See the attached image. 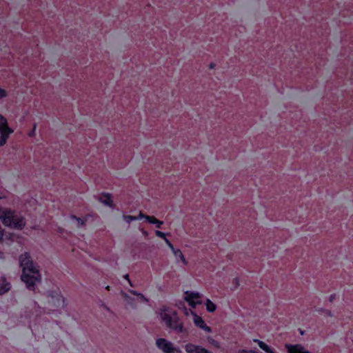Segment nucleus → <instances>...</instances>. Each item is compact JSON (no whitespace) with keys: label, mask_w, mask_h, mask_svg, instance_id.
Segmentation results:
<instances>
[{"label":"nucleus","mask_w":353,"mask_h":353,"mask_svg":"<svg viewBox=\"0 0 353 353\" xmlns=\"http://www.w3.org/2000/svg\"><path fill=\"white\" fill-rule=\"evenodd\" d=\"M0 221L6 227L22 230L26 225L25 216L8 208L0 207Z\"/></svg>","instance_id":"f257e3e1"},{"label":"nucleus","mask_w":353,"mask_h":353,"mask_svg":"<svg viewBox=\"0 0 353 353\" xmlns=\"http://www.w3.org/2000/svg\"><path fill=\"white\" fill-rule=\"evenodd\" d=\"M159 315L167 327L178 332L183 330V325L179 321L175 310L168 307H163L159 311Z\"/></svg>","instance_id":"f03ea898"},{"label":"nucleus","mask_w":353,"mask_h":353,"mask_svg":"<svg viewBox=\"0 0 353 353\" xmlns=\"http://www.w3.org/2000/svg\"><path fill=\"white\" fill-rule=\"evenodd\" d=\"M21 279L28 289L34 290L35 285L41 281V276L37 267L30 269L29 271L22 272Z\"/></svg>","instance_id":"7ed1b4c3"},{"label":"nucleus","mask_w":353,"mask_h":353,"mask_svg":"<svg viewBox=\"0 0 353 353\" xmlns=\"http://www.w3.org/2000/svg\"><path fill=\"white\" fill-rule=\"evenodd\" d=\"M122 296L126 305L132 307H138L148 303V299L143 294L133 290L130 291L129 294L122 293Z\"/></svg>","instance_id":"20e7f679"},{"label":"nucleus","mask_w":353,"mask_h":353,"mask_svg":"<svg viewBox=\"0 0 353 353\" xmlns=\"http://www.w3.org/2000/svg\"><path fill=\"white\" fill-rule=\"evenodd\" d=\"M14 130L9 126L7 119L0 114V147L5 145Z\"/></svg>","instance_id":"39448f33"},{"label":"nucleus","mask_w":353,"mask_h":353,"mask_svg":"<svg viewBox=\"0 0 353 353\" xmlns=\"http://www.w3.org/2000/svg\"><path fill=\"white\" fill-rule=\"evenodd\" d=\"M202 296L203 294L200 292L186 290L183 293V298L192 308L194 309L202 303Z\"/></svg>","instance_id":"423d86ee"},{"label":"nucleus","mask_w":353,"mask_h":353,"mask_svg":"<svg viewBox=\"0 0 353 353\" xmlns=\"http://www.w3.org/2000/svg\"><path fill=\"white\" fill-rule=\"evenodd\" d=\"M19 263L22 272H27L30 269L37 267L33 262L30 254L27 252L19 255Z\"/></svg>","instance_id":"0eeeda50"},{"label":"nucleus","mask_w":353,"mask_h":353,"mask_svg":"<svg viewBox=\"0 0 353 353\" xmlns=\"http://www.w3.org/2000/svg\"><path fill=\"white\" fill-rule=\"evenodd\" d=\"M156 345L158 348L164 353H174L179 352V350L176 348L170 341L165 339L160 338L157 339Z\"/></svg>","instance_id":"6e6552de"},{"label":"nucleus","mask_w":353,"mask_h":353,"mask_svg":"<svg viewBox=\"0 0 353 353\" xmlns=\"http://www.w3.org/2000/svg\"><path fill=\"white\" fill-rule=\"evenodd\" d=\"M192 321L196 327L203 330L206 333H211L212 329L210 327L206 325L205 322L201 316L198 315L197 314H194V317L192 318Z\"/></svg>","instance_id":"1a4fd4ad"},{"label":"nucleus","mask_w":353,"mask_h":353,"mask_svg":"<svg viewBox=\"0 0 353 353\" xmlns=\"http://www.w3.org/2000/svg\"><path fill=\"white\" fill-rule=\"evenodd\" d=\"M168 248L171 250L176 263H180L184 266L188 265V261L180 249L174 248L172 244L171 245V247Z\"/></svg>","instance_id":"9d476101"},{"label":"nucleus","mask_w":353,"mask_h":353,"mask_svg":"<svg viewBox=\"0 0 353 353\" xmlns=\"http://www.w3.org/2000/svg\"><path fill=\"white\" fill-rule=\"evenodd\" d=\"M185 350L187 353H209L206 348L192 343L186 344L185 345Z\"/></svg>","instance_id":"9b49d317"},{"label":"nucleus","mask_w":353,"mask_h":353,"mask_svg":"<svg viewBox=\"0 0 353 353\" xmlns=\"http://www.w3.org/2000/svg\"><path fill=\"white\" fill-rule=\"evenodd\" d=\"M99 201L106 206L110 208L114 206L112 196L110 193L102 192L101 194H100Z\"/></svg>","instance_id":"f8f14e48"},{"label":"nucleus","mask_w":353,"mask_h":353,"mask_svg":"<svg viewBox=\"0 0 353 353\" xmlns=\"http://www.w3.org/2000/svg\"><path fill=\"white\" fill-rule=\"evenodd\" d=\"M143 219H145L149 223L155 225L156 228H160L161 225L163 224V222L162 221L158 220L153 216H147L143 214Z\"/></svg>","instance_id":"ddd939ff"},{"label":"nucleus","mask_w":353,"mask_h":353,"mask_svg":"<svg viewBox=\"0 0 353 353\" xmlns=\"http://www.w3.org/2000/svg\"><path fill=\"white\" fill-rule=\"evenodd\" d=\"M253 341L256 343L259 347L266 353H274V352L270 348V347L265 342L260 341L256 339H254Z\"/></svg>","instance_id":"4468645a"},{"label":"nucleus","mask_w":353,"mask_h":353,"mask_svg":"<svg viewBox=\"0 0 353 353\" xmlns=\"http://www.w3.org/2000/svg\"><path fill=\"white\" fill-rule=\"evenodd\" d=\"M205 305L206 310L210 313L214 312L217 309L216 304L210 299H206Z\"/></svg>","instance_id":"2eb2a0df"},{"label":"nucleus","mask_w":353,"mask_h":353,"mask_svg":"<svg viewBox=\"0 0 353 353\" xmlns=\"http://www.w3.org/2000/svg\"><path fill=\"white\" fill-rule=\"evenodd\" d=\"M143 218V214L139 212L137 216H134L131 215H123L122 216L123 221L126 223H130L132 221L139 220Z\"/></svg>","instance_id":"dca6fc26"},{"label":"nucleus","mask_w":353,"mask_h":353,"mask_svg":"<svg viewBox=\"0 0 353 353\" xmlns=\"http://www.w3.org/2000/svg\"><path fill=\"white\" fill-rule=\"evenodd\" d=\"M206 341L209 345L214 348L219 349L221 347L220 343L210 336L206 337Z\"/></svg>","instance_id":"f3484780"},{"label":"nucleus","mask_w":353,"mask_h":353,"mask_svg":"<svg viewBox=\"0 0 353 353\" xmlns=\"http://www.w3.org/2000/svg\"><path fill=\"white\" fill-rule=\"evenodd\" d=\"M155 234L159 237V238H161L163 239L166 245L168 246V247H171V245H172V243L170 242V241L166 237V235L164 232H161V231H159V230H157L155 231Z\"/></svg>","instance_id":"a211bd4d"},{"label":"nucleus","mask_w":353,"mask_h":353,"mask_svg":"<svg viewBox=\"0 0 353 353\" xmlns=\"http://www.w3.org/2000/svg\"><path fill=\"white\" fill-rule=\"evenodd\" d=\"M10 288V284L6 281L5 279L2 280V283L0 287V294H4L8 292Z\"/></svg>","instance_id":"6ab92c4d"},{"label":"nucleus","mask_w":353,"mask_h":353,"mask_svg":"<svg viewBox=\"0 0 353 353\" xmlns=\"http://www.w3.org/2000/svg\"><path fill=\"white\" fill-rule=\"evenodd\" d=\"M183 313L186 316H192V318L194 317V314H196V313L194 311L187 308L184 310Z\"/></svg>","instance_id":"aec40b11"},{"label":"nucleus","mask_w":353,"mask_h":353,"mask_svg":"<svg viewBox=\"0 0 353 353\" xmlns=\"http://www.w3.org/2000/svg\"><path fill=\"white\" fill-rule=\"evenodd\" d=\"M8 95L7 92L6 90L0 88V99H3L6 97Z\"/></svg>","instance_id":"412c9836"},{"label":"nucleus","mask_w":353,"mask_h":353,"mask_svg":"<svg viewBox=\"0 0 353 353\" xmlns=\"http://www.w3.org/2000/svg\"><path fill=\"white\" fill-rule=\"evenodd\" d=\"M3 236H4V230L0 225V242H2L3 240Z\"/></svg>","instance_id":"4be33fe9"},{"label":"nucleus","mask_w":353,"mask_h":353,"mask_svg":"<svg viewBox=\"0 0 353 353\" xmlns=\"http://www.w3.org/2000/svg\"><path fill=\"white\" fill-rule=\"evenodd\" d=\"M35 130H36V125H34L33 130L28 133V136L31 137H34L35 134Z\"/></svg>","instance_id":"5701e85b"},{"label":"nucleus","mask_w":353,"mask_h":353,"mask_svg":"<svg viewBox=\"0 0 353 353\" xmlns=\"http://www.w3.org/2000/svg\"><path fill=\"white\" fill-rule=\"evenodd\" d=\"M141 232L142 234H143L144 236H145V237L148 236L149 233H148L145 230H144V229H141Z\"/></svg>","instance_id":"b1692460"},{"label":"nucleus","mask_w":353,"mask_h":353,"mask_svg":"<svg viewBox=\"0 0 353 353\" xmlns=\"http://www.w3.org/2000/svg\"><path fill=\"white\" fill-rule=\"evenodd\" d=\"M5 197L6 196H5V194H4L3 191H2L0 189V199H4Z\"/></svg>","instance_id":"393cba45"},{"label":"nucleus","mask_w":353,"mask_h":353,"mask_svg":"<svg viewBox=\"0 0 353 353\" xmlns=\"http://www.w3.org/2000/svg\"><path fill=\"white\" fill-rule=\"evenodd\" d=\"M335 299V294H331L330 296H329V301L330 302H332Z\"/></svg>","instance_id":"a878e982"},{"label":"nucleus","mask_w":353,"mask_h":353,"mask_svg":"<svg viewBox=\"0 0 353 353\" xmlns=\"http://www.w3.org/2000/svg\"><path fill=\"white\" fill-rule=\"evenodd\" d=\"M124 277H125V279H126L128 281V282L130 283V279H129V276H128V274H126V275H125V276H124Z\"/></svg>","instance_id":"bb28decb"},{"label":"nucleus","mask_w":353,"mask_h":353,"mask_svg":"<svg viewBox=\"0 0 353 353\" xmlns=\"http://www.w3.org/2000/svg\"><path fill=\"white\" fill-rule=\"evenodd\" d=\"M209 353H210V352L209 351Z\"/></svg>","instance_id":"cd10ccee"}]
</instances>
